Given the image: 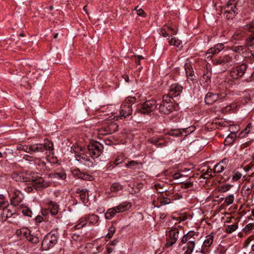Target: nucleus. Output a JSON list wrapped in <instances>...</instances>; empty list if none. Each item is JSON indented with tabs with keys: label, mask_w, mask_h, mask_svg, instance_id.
I'll list each match as a JSON object with an SVG mask.
<instances>
[{
	"label": "nucleus",
	"mask_w": 254,
	"mask_h": 254,
	"mask_svg": "<svg viewBox=\"0 0 254 254\" xmlns=\"http://www.w3.org/2000/svg\"><path fill=\"white\" fill-rule=\"evenodd\" d=\"M141 164V163L138 161L132 160L126 164V167L128 168H136L137 165Z\"/></svg>",
	"instance_id": "ea45409f"
},
{
	"label": "nucleus",
	"mask_w": 254,
	"mask_h": 254,
	"mask_svg": "<svg viewBox=\"0 0 254 254\" xmlns=\"http://www.w3.org/2000/svg\"><path fill=\"white\" fill-rule=\"evenodd\" d=\"M173 177L174 179H179L181 178V172H177L173 174Z\"/></svg>",
	"instance_id": "0e129e2a"
},
{
	"label": "nucleus",
	"mask_w": 254,
	"mask_h": 254,
	"mask_svg": "<svg viewBox=\"0 0 254 254\" xmlns=\"http://www.w3.org/2000/svg\"><path fill=\"white\" fill-rule=\"evenodd\" d=\"M72 174L74 176L82 180H90L92 178L89 175L81 172L78 169H74L72 171Z\"/></svg>",
	"instance_id": "393cba45"
},
{
	"label": "nucleus",
	"mask_w": 254,
	"mask_h": 254,
	"mask_svg": "<svg viewBox=\"0 0 254 254\" xmlns=\"http://www.w3.org/2000/svg\"><path fill=\"white\" fill-rule=\"evenodd\" d=\"M115 231V227L114 226L112 225L108 230V233L106 235V238L108 239H110L113 237Z\"/></svg>",
	"instance_id": "c03bdc74"
},
{
	"label": "nucleus",
	"mask_w": 254,
	"mask_h": 254,
	"mask_svg": "<svg viewBox=\"0 0 254 254\" xmlns=\"http://www.w3.org/2000/svg\"><path fill=\"white\" fill-rule=\"evenodd\" d=\"M224 48V44L219 43L214 46V47L210 48L206 53L205 57L207 59L212 58V56L220 51Z\"/></svg>",
	"instance_id": "aec40b11"
},
{
	"label": "nucleus",
	"mask_w": 254,
	"mask_h": 254,
	"mask_svg": "<svg viewBox=\"0 0 254 254\" xmlns=\"http://www.w3.org/2000/svg\"><path fill=\"white\" fill-rule=\"evenodd\" d=\"M227 95L226 91H218L215 93L208 92L205 97V102L206 104L211 105L219 100H224Z\"/></svg>",
	"instance_id": "423d86ee"
},
{
	"label": "nucleus",
	"mask_w": 254,
	"mask_h": 254,
	"mask_svg": "<svg viewBox=\"0 0 254 254\" xmlns=\"http://www.w3.org/2000/svg\"><path fill=\"white\" fill-rule=\"evenodd\" d=\"M234 196L233 194H230L228 195L225 199V202L227 205L232 204L234 202Z\"/></svg>",
	"instance_id": "8fccbe9b"
},
{
	"label": "nucleus",
	"mask_w": 254,
	"mask_h": 254,
	"mask_svg": "<svg viewBox=\"0 0 254 254\" xmlns=\"http://www.w3.org/2000/svg\"><path fill=\"white\" fill-rule=\"evenodd\" d=\"M23 236L30 242L33 244H37L39 242V238L37 236L31 234V231L27 229L23 230Z\"/></svg>",
	"instance_id": "4be33fe9"
},
{
	"label": "nucleus",
	"mask_w": 254,
	"mask_h": 254,
	"mask_svg": "<svg viewBox=\"0 0 254 254\" xmlns=\"http://www.w3.org/2000/svg\"><path fill=\"white\" fill-rule=\"evenodd\" d=\"M234 175L232 177V180L234 181L239 180L242 176V174L239 171H234Z\"/></svg>",
	"instance_id": "6e6d98bb"
},
{
	"label": "nucleus",
	"mask_w": 254,
	"mask_h": 254,
	"mask_svg": "<svg viewBox=\"0 0 254 254\" xmlns=\"http://www.w3.org/2000/svg\"><path fill=\"white\" fill-rule=\"evenodd\" d=\"M132 112L131 105L124 102L120 107V115L121 117L126 118L131 115Z\"/></svg>",
	"instance_id": "a211bd4d"
},
{
	"label": "nucleus",
	"mask_w": 254,
	"mask_h": 254,
	"mask_svg": "<svg viewBox=\"0 0 254 254\" xmlns=\"http://www.w3.org/2000/svg\"><path fill=\"white\" fill-rule=\"evenodd\" d=\"M245 48V46H244L239 45L237 46H234L232 48V50L233 52L235 53L240 54L241 52H242L244 50Z\"/></svg>",
	"instance_id": "3c124183"
},
{
	"label": "nucleus",
	"mask_w": 254,
	"mask_h": 254,
	"mask_svg": "<svg viewBox=\"0 0 254 254\" xmlns=\"http://www.w3.org/2000/svg\"><path fill=\"white\" fill-rule=\"evenodd\" d=\"M231 188V186L230 185H223L220 188V190L222 192H226L229 190Z\"/></svg>",
	"instance_id": "680f3d73"
},
{
	"label": "nucleus",
	"mask_w": 254,
	"mask_h": 254,
	"mask_svg": "<svg viewBox=\"0 0 254 254\" xmlns=\"http://www.w3.org/2000/svg\"><path fill=\"white\" fill-rule=\"evenodd\" d=\"M16 148L18 150L24 151V152L30 153V145L26 146L22 144H18L16 146Z\"/></svg>",
	"instance_id": "37998d69"
},
{
	"label": "nucleus",
	"mask_w": 254,
	"mask_h": 254,
	"mask_svg": "<svg viewBox=\"0 0 254 254\" xmlns=\"http://www.w3.org/2000/svg\"><path fill=\"white\" fill-rule=\"evenodd\" d=\"M123 189L122 186L118 183H115L112 185L111 187V191L112 192H116L119 190H121Z\"/></svg>",
	"instance_id": "4c0bfd02"
},
{
	"label": "nucleus",
	"mask_w": 254,
	"mask_h": 254,
	"mask_svg": "<svg viewBox=\"0 0 254 254\" xmlns=\"http://www.w3.org/2000/svg\"><path fill=\"white\" fill-rule=\"evenodd\" d=\"M53 144L49 140H45L44 143H37L30 145V154L34 152H43L46 150L52 151Z\"/></svg>",
	"instance_id": "39448f33"
},
{
	"label": "nucleus",
	"mask_w": 254,
	"mask_h": 254,
	"mask_svg": "<svg viewBox=\"0 0 254 254\" xmlns=\"http://www.w3.org/2000/svg\"><path fill=\"white\" fill-rule=\"evenodd\" d=\"M120 158H117L115 159V160L113 162H111L109 164V166L108 168L109 169H112L114 168L116 165L121 164L122 163V161H120Z\"/></svg>",
	"instance_id": "a18cd8bd"
},
{
	"label": "nucleus",
	"mask_w": 254,
	"mask_h": 254,
	"mask_svg": "<svg viewBox=\"0 0 254 254\" xmlns=\"http://www.w3.org/2000/svg\"><path fill=\"white\" fill-rule=\"evenodd\" d=\"M237 108V103H233L227 106L215 110V112H218V115H220V113L223 114H231L236 111Z\"/></svg>",
	"instance_id": "f3484780"
},
{
	"label": "nucleus",
	"mask_w": 254,
	"mask_h": 254,
	"mask_svg": "<svg viewBox=\"0 0 254 254\" xmlns=\"http://www.w3.org/2000/svg\"><path fill=\"white\" fill-rule=\"evenodd\" d=\"M228 163V160L227 159H223L219 163L217 164L214 168V173H220L222 172L224 169H225Z\"/></svg>",
	"instance_id": "5701e85b"
},
{
	"label": "nucleus",
	"mask_w": 254,
	"mask_h": 254,
	"mask_svg": "<svg viewBox=\"0 0 254 254\" xmlns=\"http://www.w3.org/2000/svg\"><path fill=\"white\" fill-rule=\"evenodd\" d=\"M23 158L24 159H25L26 160H27V161H33L32 157L29 156L28 155H25L24 156V157H23Z\"/></svg>",
	"instance_id": "338daca9"
},
{
	"label": "nucleus",
	"mask_w": 254,
	"mask_h": 254,
	"mask_svg": "<svg viewBox=\"0 0 254 254\" xmlns=\"http://www.w3.org/2000/svg\"><path fill=\"white\" fill-rule=\"evenodd\" d=\"M76 193L79 194L80 199L83 203H86L88 202V193L87 189H77Z\"/></svg>",
	"instance_id": "b1692460"
},
{
	"label": "nucleus",
	"mask_w": 254,
	"mask_h": 254,
	"mask_svg": "<svg viewBox=\"0 0 254 254\" xmlns=\"http://www.w3.org/2000/svg\"><path fill=\"white\" fill-rule=\"evenodd\" d=\"M48 208V210L50 211V213L52 215H56L59 212V205L57 203L53 201H50L49 202Z\"/></svg>",
	"instance_id": "a878e982"
},
{
	"label": "nucleus",
	"mask_w": 254,
	"mask_h": 254,
	"mask_svg": "<svg viewBox=\"0 0 254 254\" xmlns=\"http://www.w3.org/2000/svg\"><path fill=\"white\" fill-rule=\"evenodd\" d=\"M66 177V175L64 172L56 173L52 175V178L64 180Z\"/></svg>",
	"instance_id": "58836bf2"
},
{
	"label": "nucleus",
	"mask_w": 254,
	"mask_h": 254,
	"mask_svg": "<svg viewBox=\"0 0 254 254\" xmlns=\"http://www.w3.org/2000/svg\"><path fill=\"white\" fill-rule=\"evenodd\" d=\"M8 205V202L4 200V196L0 194V209L6 207Z\"/></svg>",
	"instance_id": "de8ad7c7"
},
{
	"label": "nucleus",
	"mask_w": 254,
	"mask_h": 254,
	"mask_svg": "<svg viewBox=\"0 0 254 254\" xmlns=\"http://www.w3.org/2000/svg\"><path fill=\"white\" fill-rule=\"evenodd\" d=\"M8 193L10 197V203L12 205L16 206L21 202L23 199V195L20 191L14 188H11L8 190Z\"/></svg>",
	"instance_id": "6e6552de"
},
{
	"label": "nucleus",
	"mask_w": 254,
	"mask_h": 254,
	"mask_svg": "<svg viewBox=\"0 0 254 254\" xmlns=\"http://www.w3.org/2000/svg\"><path fill=\"white\" fill-rule=\"evenodd\" d=\"M236 132L231 131V133L227 136L224 140L225 145L231 144L236 138Z\"/></svg>",
	"instance_id": "2f4dec72"
},
{
	"label": "nucleus",
	"mask_w": 254,
	"mask_h": 254,
	"mask_svg": "<svg viewBox=\"0 0 254 254\" xmlns=\"http://www.w3.org/2000/svg\"><path fill=\"white\" fill-rule=\"evenodd\" d=\"M103 149V145L98 141H94L87 145V152L93 159L97 158L101 154Z\"/></svg>",
	"instance_id": "20e7f679"
},
{
	"label": "nucleus",
	"mask_w": 254,
	"mask_h": 254,
	"mask_svg": "<svg viewBox=\"0 0 254 254\" xmlns=\"http://www.w3.org/2000/svg\"><path fill=\"white\" fill-rule=\"evenodd\" d=\"M194 75L191 76H187L188 82L190 83V81H193L194 80Z\"/></svg>",
	"instance_id": "69168bd1"
},
{
	"label": "nucleus",
	"mask_w": 254,
	"mask_h": 254,
	"mask_svg": "<svg viewBox=\"0 0 254 254\" xmlns=\"http://www.w3.org/2000/svg\"><path fill=\"white\" fill-rule=\"evenodd\" d=\"M31 184L36 190H41L49 187L50 182L45 181L42 177H39L32 180Z\"/></svg>",
	"instance_id": "4468645a"
},
{
	"label": "nucleus",
	"mask_w": 254,
	"mask_h": 254,
	"mask_svg": "<svg viewBox=\"0 0 254 254\" xmlns=\"http://www.w3.org/2000/svg\"><path fill=\"white\" fill-rule=\"evenodd\" d=\"M195 129V127L191 126L186 128H182V131L183 132V134H185V135L187 136V135L190 134V133L193 132Z\"/></svg>",
	"instance_id": "79ce46f5"
},
{
	"label": "nucleus",
	"mask_w": 254,
	"mask_h": 254,
	"mask_svg": "<svg viewBox=\"0 0 254 254\" xmlns=\"http://www.w3.org/2000/svg\"><path fill=\"white\" fill-rule=\"evenodd\" d=\"M87 223L89 225H97L99 222V217L95 214H88L85 215Z\"/></svg>",
	"instance_id": "c85d7f7f"
},
{
	"label": "nucleus",
	"mask_w": 254,
	"mask_h": 254,
	"mask_svg": "<svg viewBox=\"0 0 254 254\" xmlns=\"http://www.w3.org/2000/svg\"><path fill=\"white\" fill-rule=\"evenodd\" d=\"M177 32V30L176 26L170 23L165 25L159 30V33L160 35L164 37H169V35L172 37L171 39L169 38L167 39L170 45L179 47L182 44L181 41L175 37H173V35L176 34Z\"/></svg>",
	"instance_id": "f257e3e1"
},
{
	"label": "nucleus",
	"mask_w": 254,
	"mask_h": 254,
	"mask_svg": "<svg viewBox=\"0 0 254 254\" xmlns=\"http://www.w3.org/2000/svg\"><path fill=\"white\" fill-rule=\"evenodd\" d=\"M202 77L206 82H208L210 81L211 77V72L207 70L203 74Z\"/></svg>",
	"instance_id": "4d7b16f0"
},
{
	"label": "nucleus",
	"mask_w": 254,
	"mask_h": 254,
	"mask_svg": "<svg viewBox=\"0 0 254 254\" xmlns=\"http://www.w3.org/2000/svg\"><path fill=\"white\" fill-rule=\"evenodd\" d=\"M195 232L193 231H190L186 234L184 235L182 239L187 240L188 239H190L191 238H194L195 236Z\"/></svg>",
	"instance_id": "864d4df0"
},
{
	"label": "nucleus",
	"mask_w": 254,
	"mask_h": 254,
	"mask_svg": "<svg viewBox=\"0 0 254 254\" xmlns=\"http://www.w3.org/2000/svg\"><path fill=\"white\" fill-rule=\"evenodd\" d=\"M158 200L161 205H165L171 203V199L166 193L165 194H161L158 197Z\"/></svg>",
	"instance_id": "cd10ccee"
},
{
	"label": "nucleus",
	"mask_w": 254,
	"mask_h": 254,
	"mask_svg": "<svg viewBox=\"0 0 254 254\" xmlns=\"http://www.w3.org/2000/svg\"><path fill=\"white\" fill-rule=\"evenodd\" d=\"M35 164H38V166H39L40 167V170H43V171H45L46 169V163L41 161V159H36L35 161Z\"/></svg>",
	"instance_id": "49530a36"
},
{
	"label": "nucleus",
	"mask_w": 254,
	"mask_h": 254,
	"mask_svg": "<svg viewBox=\"0 0 254 254\" xmlns=\"http://www.w3.org/2000/svg\"><path fill=\"white\" fill-rule=\"evenodd\" d=\"M138 6L135 7V9L136 10V13H137V14L139 16H141L142 17H145L146 16V13H145V12L144 11V10L141 9V8H139L138 9H137V8H138Z\"/></svg>",
	"instance_id": "bf43d9fd"
},
{
	"label": "nucleus",
	"mask_w": 254,
	"mask_h": 254,
	"mask_svg": "<svg viewBox=\"0 0 254 254\" xmlns=\"http://www.w3.org/2000/svg\"><path fill=\"white\" fill-rule=\"evenodd\" d=\"M196 238H191L190 239H188L187 240L181 239V243L182 244L187 243L186 248L187 250L185 252V253L187 254H191L194 248L195 245Z\"/></svg>",
	"instance_id": "6ab92c4d"
},
{
	"label": "nucleus",
	"mask_w": 254,
	"mask_h": 254,
	"mask_svg": "<svg viewBox=\"0 0 254 254\" xmlns=\"http://www.w3.org/2000/svg\"><path fill=\"white\" fill-rule=\"evenodd\" d=\"M213 240L214 235L213 233H211L210 234L206 236L205 240L203 242V246L206 248L210 247L213 242Z\"/></svg>",
	"instance_id": "473e14b6"
},
{
	"label": "nucleus",
	"mask_w": 254,
	"mask_h": 254,
	"mask_svg": "<svg viewBox=\"0 0 254 254\" xmlns=\"http://www.w3.org/2000/svg\"><path fill=\"white\" fill-rule=\"evenodd\" d=\"M248 66L245 64H242L232 68L230 72V76L233 79H237L242 77L247 69Z\"/></svg>",
	"instance_id": "f8f14e48"
},
{
	"label": "nucleus",
	"mask_w": 254,
	"mask_h": 254,
	"mask_svg": "<svg viewBox=\"0 0 254 254\" xmlns=\"http://www.w3.org/2000/svg\"><path fill=\"white\" fill-rule=\"evenodd\" d=\"M159 105L158 110L161 114L168 115L174 110L173 102L168 96H163L162 101L157 103Z\"/></svg>",
	"instance_id": "f03ea898"
},
{
	"label": "nucleus",
	"mask_w": 254,
	"mask_h": 254,
	"mask_svg": "<svg viewBox=\"0 0 254 254\" xmlns=\"http://www.w3.org/2000/svg\"><path fill=\"white\" fill-rule=\"evenodd\" d=\"M193 186V183L190 181H187L186 182H183L182 184H181V188L182 189H189V188H190L191 187H192Z\"/></svg>",
	"instance_id": "13d9d810"
},
{
	"label": "nucleus",
	"mask_w": 254,
	"mask_h": 254,
	"mask_svg": "<svg viewBox=\"0 0 254 254\" xmlns=\"http://www.w3.org/2000/svg\"><path fill=\"white\" fill-rule=\"evenodd\" d=\"M76 158L78 161L85 164L86 166H92L93 165V163L90 160V158L84 154L78 155Z\"/></svg>",
	"instance_id": "bb28decb"
},
{
	"label": "nucleus",
	"mask_w": 254,
	"mask_h": 254,
	"mask_svg": "<svg viewBox=\"0 0 254 254\" xmlns=\"http://www.w3.org/2000/svg\"><path fill=\"white\" fill-rule=\"evenodd\" d=\"M58 240L57 234L51 232L44 237L42 243V247L44 250H47L54 247L57 243Z\"/></svg>",
	"instance_id": "7ed1b4c3"
},
{
	"label": "nucleus",
	"mask_w": 254,
	"mask_h": 254,
	"mask_svg": "<svg viewBox=\"0 0 254 254\" xmlns=\"http://www.w3.org/2000/svg\"><path fill=\"white\" fill-rule=\"evenodd\" d=\"M238 226L236 224L228 225L226 227L225 231L228 233H232L236 230Z\"/></svg>",
	"instance_id": "a19ab883"
},
{
	"label": "nucleus",
	"mask_w": 254,
	"mask_h": 254,
	"mask_svg": "<svg viewBox=\"0 0 254 254\" xmlns=\"http://www.w3.org/2000/svg\"><path fill=\"white\" fill-rule=\"evenodd\" d=\"M158 105L157 102L155 100L146 101L138 108V112L141 114H148L156 109Z\"/></svg>",
	"instance_id": "9b49d317"
},
{
	"label": "nucleus",
	"mask_w": 254,
	"mask_h": 254,
	"mask_svg": "<svg viewBox=\"0 0 254 254\" xmlns=\"http://www.w3.org/2000/svg\"><path fill=\"white\" fill-rule=\"evenodd\" d=\"M244 29L251 33V35L246 39V47L248 48L252 47L253 45V42L254 41V21L251 22L249 24L246 25Z\"/></svg>",
	"instance_id": "2eb2a0df"
},
{
	"label": "nucleus",
	"mask_w": 254,
	"mask_h": 254,
	"mask_svg": "<svg viewBox=\"0 0 254 254\" xmlns=\"http://www.w3.org/2000/svg\"><path fill=\"white\" fill-rule=\"evenodd\" d=\"M212 63L214 65L227 66L231 65L232 57L229 55H222L218 57L212 58Z\"/></svg>",
	"instance_id": "9d476101"
},
{
	"label": "nucleus",
	"mask_w": 254,
	"mask_h": 254,
	"mask_svg": "<svg viewBox=\"0 0 254 254\" xmlns=\"http://www.w3.org/2000/svg\"><path fill=\"white\" fill-rule=\"evenodd\" d=\"M235 0H230L224 7V14L227 19H233L238 13Z\"/></svg>",
	"instance_id": "0eeeda50"
},
{
	"label": "nucleus",
	"mask_w": 254,
	"mask_h": 254,
	"mask_svg": "<svg viewBox=\"0 0 254 254\" xmlns=\"http://www.w3.org/2000/svg\"><path fill=\"white\" fill-rule=\"evenodd\" d=\"M182 90L183 87L181 85L178 84H173L170 86L168 94L164 96H168L169 99L172 100L174 97H177L180 95Z\"/></svg>",
	"instance_id": "ddd939ff"
},
{
	"label": "nucleus",
	"mask_w": 254,
	"mask_h": 254,
	"mask_svg": "<svg viewBox=\"0 0 254 254\" xmlns=\"http://www.w3.org/2000/svg\"><path fill=\"white\" fill-rule=\"evenodd\" d=\"M185 70L187 76L193 75V70L192 67L190 65L186 64L185 65Z\"/></svg>",
	"instance_id": "09e8293b"
},
{
	"label": "nucleus",
	"mask_w": 254,
	"mask_h": 254,
	"mask_svg": "<svg viewBox=\"0 0 254 254\" xmlns=\"http://www.w3.org/2000/svg\"><path fill=\"white\" fill-rule=\"evenodd\" d=\"M205 252L202 248L196 251V254H204Z\"/></svg>",
	"instance_id": "774afa93"
},
{
	"label": "nucleus",
	"mask_w": 254,
	"mask_h": 254,
	"mask_svg": "<svg viewBox=\"0 0 254 254\" xmlns=\"http://www.w3.org/2000/svg\"><path fill=\"white\" fill-rule=\"evenodd\" d=\"M165 134L172 136L179 137L183 135V132L182 129H173Z\"/></svg>",
	"instance_id": "c9c22d12"
},
{
	"label": "nucleus",
	"mask_w": 254,
	"mask_h": 254,
	"mask_svg": "<svg viewBox=\"0 0 254 254\" xmlns=\"http://www.w3.org/2000/svg\"><path fill=\"white\" fill-rule=\"evenodd\" d=\"M87 223V220L86 216L81 217L78 221V223L74 226V228L75 230L80 229L85 226Z\"/></svg>",
	"instance_id": "72a5a7b5"
},
{
	"label": "nucleus",
	"mask_w": 254,
	"mask_h": 254,
	"mask_svg": "<svg viewBox=\"0 0 254 254\" xmlns=\"http://www.w3.org/2000/svg\"><path fill=\"white\" fill-rule=\"evenodd\" d=\"M131 207V204L130 202H124L116 206V208L118 210V213H120L128 210Z\"/></svg>",
	"instance_id": "c756f323"
},
{
	"label": "nucleus",
	"mask_w": 254,
	"mask_h": 254,
	"mask_svg": "<svg viewBox=\"0 0 254 254\" xmlns=\"http://www.w3.org/2000/svg\"><path fill=\"white\" fill-rule=\"evenodd\" d=\"M2 211L0 215V221L4 222L8 218L11 217L12 215H14L15 212L9 208L5 207L2 208Z\"/></svg>",
	"instance_id": "412c9836"
},
{
	"label": "nucleus",
	"mask_w": 254,
	"mask_h": 254,
	"mask_svg": "<svg viewBox=\"0 0 254 254\" xmlns=\"http://www.w3.org/2000/svg\"><path fill=\"white\" fill-rule=\"evenodd\" d=\"M180 231L177 227H172L169 231L166 238L165 246L169 248L174 245L179 238Z\"/></svg>",
	"instance_id": "1a4fd4ad"
},
{
	"label": "nucleus",
	"mask_w": 254,
	"mask_h": 254,
	"mask_svg": "<svg viewBox=\"0 0 254 254\" xmlns=\"http://www.w3.org/2000/svg\"><path fill=\"white\" fill-rule=\"evenodd\" d=\"M117 211L116 207L108 209L105 214V218L106 219H111L115 216V214L118 213Z\"/></svg>",
	"instance_id": "f704fd0d"
},
{
	"label": "nucleus",
	"mask_w": 254,
	"mask_h": 254,
	"mask_svg": "<svg viewBox=\"0 0 254 254\" xmlns=\"http://www.w3.org/2000/svg\"><path fill=\"white\" fill-rule=\"evenodd\" d=\"M22 212L23 214L26 216L31 217L32 214V212L31 210L28 207H24L22 208Z\"/></svg>",
	"instance_id": "5fc2aeb1"
},
{
	"label": "nucleus",
	"mask_w": 254,
	"mask_h": 254,
	"mask_svg": "<svg viewBox=\"0 0 254 254\" xmlns=\"http://www.w3.org/2000/svg\"><path fill=\"white\" fill-rule=\"evenodd\" d=\"M216 124L219 125L220 127H230V129H232V128L235 127V126H231L229 125V123L225 121L221 120L218 122L216 123Z\"/></svg>",
	"instance_id": "603ef678"
},
{
	"label": "nucleus",
	"mask_w": 254,
	"mask_h": 254,
	"mask_svg": "<svg viewBox=\"0 0 254 254\" xmlns=\"http://www.w3.org/2000/svg\"><path fill=\"white\" fill-rule=\"evenodd\" d=\"M125 102L128 103L132 106V104L136 102V98L134 97H128L126 99Z\"/></svg>",
	"instance_id": "052dcab7"
},
{
	"label": "nucleus",
	"mask_w": 254,
	"mask_h": 254,
	"mask_svg": "<svg viewBox=\"0 0 254 254\" xmlns=\"http://www.w3.org/2000/svg\"><path fill=\"white\" fill-rule=\"evenodd\" d=\"M118 129V126L117 123L111 122L106 127H101L99 132L100 134L105 135L111 134L116 132Z\"/></svg>",
	"instance_id": "dca6fc26"
},
{
	"label": "nucleus",
	"mask_w": 254,
	"mask_h": 254,
	"mask_svg": "<svg viewBox=\"0 0 254 254\" xmlns=\"http://www.w3.org/2000/svg\"><path fill=\"white\" fill-rule=\"evenodd\" d=\"M164 139V138L162 136L157 137H153L149 138L148 140V142L155 145V146H156L158 147H160L165 145L164 143H159L160 141L163 140Z\"/></svg>",
	"instance_id": "7c9ffc66"
},
{
	"label": "nucleus",
	"mask_w": 254,
	"mask_h": 254,
	"mask_svg": "<svg viewBox=\"0 0 254 254\" xmlns=\"http://www.w3.org/2000/svg\"><path fill=\"white\" fill-rule=\"evenodd\" d=\"M254 187V185L253 184L245 185L243 187L242 190L245 191V193L249 195L251 193L252 190Z\"/></svg>",
	"instance_id": "e433bc0d"
},
{
	"label": "nucleus",
	"mask_w": 254,
	"mask_h": 254,
	"mask_svg": "<svg viewBox=\"0 0 254 254\" xmlns=\"http://www.w3.org/2000/svg\"><path fill=\"white\" fill-rule=\"evenodd\" d=\"M143 57L141 56H134V60L135 62V63L138 64V65H140V61L142 59H143Z\"/></svg>",
	"instance_id": "e2e57ef3"
}]
</instances>
